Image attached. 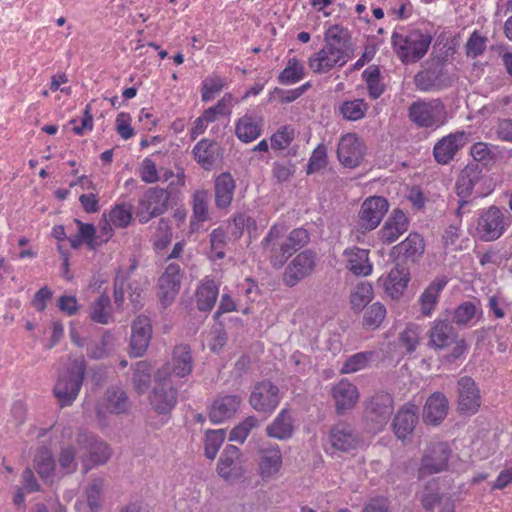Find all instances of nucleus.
<instances>
[{"instance_id":"obj_5","label":"nucleus","mask_w":512,"mask_h":512,"mask_svg":"<svg viewBox=\"0 0 512 512\" xmlns=\"http://www.w3.org/2000/svg\"><path fill=\"white\" fill-rule=\"evenodd\" d=\"M76 443L81 451H85L80 456L84 473L94 466L107 463L112 456L110 446L90 432L79 431Z\"/></svg>"},{"instance_id":"obj_53","label":"nucleus","mask_w":512,"mask_h":512,"mask_svg":"<svg viewBox=\"0 0 512 512\" xmlns=\"http://www.w3.org/2000/svg\"><path fill=\"white\" fill-rule=\"evenodd\" d=\"M225 440V431L223 429L209 430L206 432L204 439L205 456L213 460L221 445Z\"/></svg>"},{"instance_id":"obj_45","label":"nucleus","mask_w":512,"mask_h":512,"mask_svg":"<svg viewBox=\"0 0 512 512\" xmlns=\"http://www.w3.org/2000/svg\"><path fill=\"white\" fill-rule=\"evenodd\" d=\"M35 469L42 479H49L55 470V460L50 449L41 447L34 459Z\"/></svg>"},{"instance_id":"obj_55","label":"nucleus","mask_w":512,"mask_h":512,"mask_svg":"<svg viewBox=\"0 0 512 512\" xmlns=\"http://www.w3.org/2000/svg\"><path fill=\"white\" fill-rule=\"evenodd\" d=\"M421 328L419 325L410 323L400 333L399 342L407 352L411 353L416 350L420 343Z\"/></svg>"},{"instance_id":"obj_10","label":"nucleus","mask_w":512,"mask_h":512,"mask_svg":"<svg viewBox=\"0 0 512 512\" xmlns=\"http://www.w3.org/2000/svg\"><path fill=\"white\" fill-rule=\"evenodd\" d=\"M317 265V254L313 250L306 249L298 253L286 266L283 274V282L288 287H294L301 280L310 276Z\"/></svg>"},{"instance_id":"obj_29","label":"nucleus","mask_w":512,"mask_h":512,"mask_svg":"<svg viewBox=\"0 0 512 512\" xmlns=\"http://www.w3.org/2000/svg\"><path fill=\"white\" fill-rule=\"evenodd\" d=\"M418 423V410L415 405H405L396 413L393 419V430L397 438H409Z\"/></svg>"},{"instance_id":"obj_62","label":"nucleus","mask_w":512,"mask_h":512,"mask_svg":"<svg viewBox=\"0 0 512 512\" xmlns=\"http://www.w3.org/2000/svg\"><path fill=\"white\" fill-rule=\"evenodd\" d=\"M257 426L258 420L256 417L249 416L231 430L229 439L231 441L243 443L247 439L252 429Z\"/></svg>"},{"instance_id":"obj_13","label":"nucleus","mask_w":512,"mask_h":512,"mask_svg":"<svg viewBox=\"0 0 512 512\" xmlns=\"http://www.w3.org/2000/svg\"><path fill=\"white\" fill-rule=\"evenodd\" d=\"M281 400L280 390L272 382L264 380L254 385L249 403L258 412L271 414Z\"/></svg>"},{"instance_id":"obj_59","label":"nucleus","mask_w":512,"mask_h":512,"mask_svg":"<svg viewBox=\"0 0 512 512\" xmlns=\"http://www.w3.org/2000/svg\"><path fill=\"white\" fill-rule=\"evenodd\" d=\"M233 96L231 93H226L216 105L204 111L205 118L208 121L214 122L218 116L230 115Z\"/></svg>"},{"instance_id":"obj_15","label":"nucleus","mask_w":512,"mask_h":512,"mask_svg":"<svg viewBox=\"0 0 512 512\" xmlns=\"http://www.w3.org/2000/svg\"><path fill=\"white\" fill-rule=\"evenodd\" d=\"M350 59V53L345 52L331 45H324L323 48L309 58V67L315 73H327L335 66L342 67Z\"/></svg>"},{"instance_id":"obj_25","label":"nucleus","mask_w":512,"mask_h":512,"mask_svg":"<svg viewBox=\"0 0 512 512\" xmlns=\"http://www.w3.org/2000/svg\"><path fill=\"white\" fill-rule=\"evenodd\" d=\"M218 475L225 480H234L243 475L240 464V450L234 445H228L223 450L218 464Z\"/></svg>"},{"instance_id":"obj_18","label":"nucleus","mask_w":512,"mask_h":512,"mask_svg":"<svg viewBox=\"0 0 512 512\" xmlns=\"http://www.w3.org/2000/svg\"><path fill=\"white\" fill-rule=\"evenodd\" d=\"M364 156V147L354 133H347L341 136L337 157L341 164L348 168H355L360 165Z\"/></svg>"},{"instance_id":"obj_24","label":"nucleus","mask_w":512,"mask_h":512,"mask_svg":"<svg viewBox=\"0 0 512 512\" xmlns=\"http://www.w3.org/2000/svg\"><path fill=\"white\" fill-rule=\"evenodd\" d=\"M408 226L409 220L404 212L400 209H395L379 230V239L383 244H392L408 230Z\"/></svg>"},{"instance_id":"obj_31","label":"nucleus","mask_w":512,"mask_h":512,"mask_svg":"<svg viewBox=\"0 0 512 512\" xmlns=\"http://www.w3.org/2000/svg\"><path fill=\"white\" fill-rule=\"evenodd\" d=\"M424 248L423 238L418 233H410L404 241L392 248L391 255L397 259L415 262L422 256Z\"/></svg>"},{"instance_id":"obj_8","label":"nucleus","mask_w":512,"mask_h":512,"mask_svg":"<svg viewBox=\"0 0 512 512\" xmlns=\"http://www.w3.org/2000/svg\"><path fill=\"white\" fill-rule=\"evenodd\" d=\"M450 454L451 450L446 443L432 442L427 445L421 457L418 477L425 478L446 471Z\"/></svg>"},{"instance_id":"obj_33","label":"nucleus","mask_w":512,"mask_h":512,"mask_svg":"<svg viewBox=\"0 0 512 512\" xmlns=\"http://www.w3.org/2000/svg\"><path fill=\"white\" fill-rule=\"evenodd\" d=\"M343 255L346 258V268L353 274L368 276L372 273L369 250L354 246L345 249Z\"/></svg>"},{"instance_id":"obj_63","label":"nucleus","mask_w":512,"mask_h":512,"mask_svg":"<svg viewBox=\"0 0 512 512\" xmlns=\"http://www.w3.org/2000/svg\"><path fill=\"white\" fill-rule=\"evenodd\" d=\"M132 220V208L125 204L116 205L109 213V221L121 228L127 227Z\"/></svg>"},{"instance_id":"obj_39","label":"nucleus","mask_w":512,"mask_h":512,"mask_svg":"<svg viewBox=\"0 0 512 512\" xmlns=\"http://www.w3.org/2000/svg\"><path fill=\"white\" fill-rule=\"evenodd\" d=\"M261 126V118L246 114L237 121L235 133L240 141L250 143L261 135Z\"/></svg>"},{"instance_id":"obj_51","label":"nucleus","mask_w":512,"mask_h":512,"mask_svg":"<svg viewBox=\"0 0 512 512\" xmlns=\"http://www.w3.org/2000/svg\"><path fill=\"white\" fill-rule=\"evenodd\" d=\"M362 77L367 84L368 94L372 99L379 98L384 93V85L380 81V70L377 66L367 67Z\"/></svg>"},{"instance_id":"obj_23","label":"nucleus","mask_w":512,"mask_h":512,"mask_svg":"<svg viewBox=\"0 0 512 512\" xmlns=\"http://www.w3.org/2000/svg\"><path fill=\"white\" fill-rule=\"evenodd\" d=\"M242 398L238 395H219L209 408V418L215 423H223L237 413Z\"/></svg>"},{"instance_id":"obj_20","label":"nucleus","mask_w":512,"mask_h":512,"mask_svg":"<svg viewBox=\"0 0 512 512\" xmlns=\"http://www.w3.org/2000/svg\"><path fill=\"white\" fill-rule=\"evenodd\" d=\"M331 446L339 451L350 452L361 445V439L355 429L348 423L339 422L329 432Z\"/></svg>"},{"instance_id":"obj_11","label":"nucleus","mask_w":512,"mask_h":512,"mask_svg":"<svg viewBox=\"0 0 512 512\" xmlns=\"http://www.w3.org/2000/svg\"><path fill=\"white\" fill-rule=\"evenodd\" d=\"M168 207V194L159 187L149 188L139 200L136 217L145 224L152 218L162 215Z\"/></svg>"},{"instance_id":"obj_17","label":"nucleus","mask_w":512,"mask_h":512,"mask_svg":"<svg viewBox=\"0 0 512 512\" xmlns=\"http://www.w3.org/2000/svg\"><path fill=\"white\" fill-rule=\"evenodd\" d=\"M468 142V135L464 131L450 133L441 138L433 148V156L437 163L448 164Z\"/></svg>"},{"instance_id":"obj_36","label":"nucleus","mask_w":512,"mask_h":512,"mask_svg":"<svg viewBox=\"0 0 512 512\" xmlns=\"http://www.w3.org/2000/svg\"><path fill=\"white\" fill-rule=\"evenodd\" d=\"M481 180V170L476 165L466 166L460 173L456 184V195L460 199H470L475 185Z\"/></svg>"},{"instance_id":"obj_16","label":"nucleus","mask_w":512,"mask_h":512,"mask_svg":"<svg viewBox=\"0 0 512 512\" xmlns=\"http://www.w3.org/2000/svg\"><path fill=\"white\" fill-rule=\"evenodd\" d=\"M481 406V395L475 381L469 376L458 380V410L462 414L473 415Z\"/></svg>"},{"instance_id":"obj_35","label":"nucleus","mask_w":512,"mask_h":512,"mask_svg":"<svg viewBox=\"0 0 512 512\" xmlns=\"http://www.w3.org/2000/svg\"><path fill=\"white\" fill-rule=\"evenodd\" d=\"M448 280L446 277L434 279L421 293L418 299L420 311L424 316H431L439 301L440 293L446 287Z\"/></svg>"},{"instance_id":"obj_21","label":"nucleus","mask_w":512,"mask_h":512,"mask_svg":"<svg viewBox=\"0 0 512 512\" xmlns=\"http://www.w3.org/2000/svg\"><path fill=\"white\" fill-rule=\"evenodd\" d=\"M181 269L178 264H169L158 280L159 298L164 306L170 305L177 296L181 284Z\"/></svg>"},{"instance_id":"obj_26","label":"nucleus","mask_w":512,"mask_h":512,"mask_svg":"<svg viewBox=\"0 0 512 512\" xmlns=\"http://www.w3.org/2000/svg\"><path fill=\"white\" fill-rule=\"evenodd\" d=\"M283 464L282 453L278 445L261 449L258 459V474L263 480L275 477Z\"/></svg>"},{"instance_id":"obj_58","label":"nucleus","mask_w":512,"mask_h":512,"mask_svg":"<svg viewBox=\"0 0 512 512\" xmlns=\"http://www.w3.org/2000/svg\"><path fill=\"white\" fill-rule=\"evenodd\" d=\"M372 356L373 352H359L350 356L343 363L340 370L341 373L350 374L365 369L368 366Z\"/></svg>"},{"instance_id":"obj_22","label":"nucleus","mask_w":512,"mask_h":512,"mask_svg":"<svg viewBox=\"0 0 512 512\" xmlns=\"http://www.w3.org/2000/svg\"><path fill=\"white\" fill-rule=\"evenodd\" d=\"M130 406L129 398L122 388L110 387L97 406V416L101 417L106 412L116 415L125 414L129 411Z\"/></svg>"},{"instance_id":"obj_38","label":"nucleus","mask_w":512,"mask_h":512,"mask_svg":"<svg viewBox=\"0 0 512 512\" xmlns=\"http://www.w3.org/2000/svg\"><path fill=\"white\" fill-rule=\"evenodd\" d=\"M219 294L218 285L212 279H204L198 286L195 294L198 310L211 311L216 303Z\"/></svg>"},{"instance_id":"obj_6","label":"nucleus","mask_w":512,"mask_h":512,"mask_svg":"<svg viewBox=\"0 0 512 512\" xmlns=\"http://www.w3.org/2000/svg\"><path fill=\"white\" fill-rule=\"evenodd\" d=\"M194 359L189 345L179 344L173 348L171 362L163 364L155 373V382L169 381L171 375L185 378L193 371Z\"/></svg>"},{"instance_id":"obj_37","label":"nucleus","mask_w":512,"mask_h":512,"mask_svg":"<svg viewBox=\"0 0 512 512\" xmlns=\"http://www.w3.org/2000/svg\"><path fill=\"white\" fill-rule=\"evenodd\" d=\"M442 75L441 65L435 64L418 72L414 77V82L420 91L439 90L443 87Z\"/></svg>"},{"instance_id":"obj_54","label":"nucleus","mask_w":512,"mask_h":512,"mask_svg":"<svg viewBox=\"0 0 512 512\" xmlns=\"http://www.w3.org/2000/svg\"><path fill=\"white\" fill-rule=\"evenodd\" d=\"M386 317V308L379 302L369 306L363 316V325L367 329H377Z\"/></svg>"},{"instance_id":"obj_9","label":"nucleus","mask_w":512,"mask_h":512,"mask_svg":"<svg viewBox=\"0 0 512 512\" xmlns=\"http://www.w3.org/2000/svg\"><path fill=\"white\" fill-rule=\"evenodd\" d=\"M264 255L273 267L281 268L292 256L289 245L284 239L283 228L274 225L261 242Z\"/></svg>"},{"instance_id":"obj_52","label":"nucleus","mask_w":512,"mask_h":512,"mask_svg":"<svg viewBox=\"0 0 512 512\" xmlns=\"http://www.w3.org/2000/svg\"><path fill=\"white\" fill-rule=\"evenodd\" d=\"M304 77V66L297 59L288 60L286 67L279 74V82L282 84H294Z\"/></svg>"},{"instance_id":"obj_1","label":"nucleus","mask_w":512,"mask_h":512,"mask_svg":"<svg viewBox=\"0 0 512 512\" xmlns=\"http://www.w3.org/2000/svg\"><path fill=\"white\" fill-rule=\"evenodd\" d=\"M428 346L435 350H443L453 345L451 352L444 355L442 362H453L463 356L468 349L465 339L460 338L453 325L446 319H435L427 332Z\"/></svg>"},{"instance_id":"obj_49","label":"nucleus","mask_w":512,"mask_h":512,"mask_svg":"<svg viewBox=\"0 0 512 512\" xmlns=\"http://www.w3.org/2000/svg\"><path fill=\"white\" fill-rule=\"evenodd\" d=\"M215 146L214 142L203 139L193 148L195 160L205 169H209L215 162Z\"/></svg>"},{"instance_id":"obj_43","label":"nucleus","mask_w":512,"mask_h":512,"mask_svg":"<svg viewBox=\"0 0 512 512\" xmlns=\"http://www.w3.org/2000/svg\"><path fill=\"white\" fill-rule=\"evenodd\" d=\"M151 364L146 360L138 361L133 367L132 383L139 394L147 391L151 384Z\"/></svg>"},{"instance_id":"obj_50","label":"nucleus","mask_w":512,"mask_h":512,"mask_svg":"<svg viewBox=\"0 0 512 512\" xmlns=\"http://www.w3.org/2000/svg\"><path fill=\"white\" fill-rule=\"evenodd\" d=\"M104 487V480L102 478H93L87 487L84 494L90 512H99L101 508V495Z\"/></svg>"},{"instance_id":"obj_4","label":"nucleus","mask_w":512,"mask_h":512,"mask_svg":"<svg viewBox=\"0 0 512 512\" xmlns=\"http://www.w3.org/2000/svg\"><path fill=\"white\" fill-rule=\"evenodd\" d=\"M408 116L420 128H438L447 119L445 106L439 99L418 100L411 103Z\"/></svg>"},{"instance_id":"obj_48","label":"nucleus","mask_w":512,"mask_h":512,"mask_svg":"<svg viewBox=\"0 0 512 512\" xmlns=\"http://www.w3.org/2000/svg\"><path fill=\"white\" fill-rule=\"evenodd\" d=\"M369 106L363 99L344 101L339 106V113L348 121H357L365 117Z\"/></svg>"},{"instance_id":"obj_44","label":"nucleus","mask_w":512,"mask_h":512,"mask_svg":"<svg viewBox=\"0 0 512 512\" xmlns=\"http://www.w3.org/2000/svg\"><path fill=\"white\" fill-rule=\"evenodd\" d=\"M324 45L337 47L350 53V37L348 31L340 25L330 26L324 34Z\"/></svg>"},{"instance_id":"obj_61","label":"nucleus","mask_w":512,"mask_h":512,"mask_svg":"<svg viewBox=\"0 0 512 512\" xmlns=\"http://www.w3.org/2000/svg\"><path fill=\"white\" fill-rule=\"evenodd\" d=\"M440 500L441 496L437 482L434 480L429 481L420 496L422 507L427 511H432L435 505L440 502Z\"/></svg>"},{"instance_id":"obj_41","label":"nucleus","mask_w":512,"mask_h":512,"mask_svg":"<svg viewBox=\"0 0 512 512\" xmlns=\"http://www.w3.org/2000/svg\"><path fill=\"white\" fill-rule=\"evenodd\" d=\"M115 349V335L110 331H105L98 341L88 346L87 354L91 359L100 360L108 357Z\"/></svg>"},{"instance_id":"obj_2","label":"nucleus","mask_w":512,"mask_h":512,"mask_svg":"<svg viewBox=\"0 0 512 512\" xmlns=\"http://www.w3.org/2000/svg\"><path fill=\"white\" fill-rule=\"evenodd\" d=\"M433 37L428 32L413 29L406 33L394 32L391 42L400 61L404 64H412L422 59L431 43Z\"/></svg>"},{"instance_id":"obj_19","label":"nucleus","mask_w":512,"mask_h":512,"mask_svg":"<svg viewBox=\"0 0 512 512\" xmlns=\"http://www.w3.org/2000/svg\"><path fill=\"white\" fill-rule=\"evenodd\" d=\"M130 355L133 357L142 356L150 343L152 337V325L147 316H138L131 325Z\"/></svg>"},{"instance_id":"obj_34","label":"nucleus","mask_w":512,"mask_h":512,"mask_svg":"<svg viewBox=\"0 0 512 512\" xmlns=\"http://www.w3.org/2000/svg\"><path fill=\"white\" fill-rule=\"evenodd\" d=\"M294 419L290 409L283 408L276 418L266 427V434L277 440L290 439L294 433Z\"/></svg>"},{"instance_id":"obj_40","label":"nucleus","mask_w":512,"mask_h":512,"mask_svg":"<svg viewBox=\"0 0 512 512\" xmlns=\"http://www.w3.org/2000/svg\"><path fill=\"white\" fill-rule=\"evenodd\" d=\"M407 273L404 269L393 268L384 280L385 292L393 299H398L405 291L408 284Z\"/></svg>"},{"instance_id":"obj_27","label":"nucleus","mask_w":512,"mask_h":512,"mask_svg":"<svg viewBox=\"0 0 512 512\" xmlns=\"http://www.w3.org/2000/svg\"><path fill=\"white\" fill-rule=\"evenodd\" d=\"M157 383L158 386L153 389L149 396L150 403L157 413L166 414L176 405L177 390L172 386L170 380Z\"/></svg>"},{"instance_id":"obj_12","label":"nucleus","mask_w":512,"mask_h":512,"mask_svg":"<svg viewBox=\"0 0 512 512\" xmlns=\"http://www.w3.org/2000/svg\"><path fill=\"white\" fill-rule=\"evenodd\" d=\"M389 208L385 198L372 196L361 205L358 217V230L362 233L374 230L382 221Z\"/></svg>"},{"instance_id":"obj_42","label":"nucleus","mask_w":512,"mask_h":512,"mask_svg":"<svg viewBox=\"0 0 512 512\" xmlns=\"http://www.w3.org/2000/svg\"><path fill=\"white\" fill-rule=\"evenodd\" d=\"M89 315L92 321L108 324L112 320L111 301L109 296L100 295L90 306Z\"/></svg>"},{"instance_id":"obj_30","label":"nucleus","mask_w":512,"mask_h":512,"mask_svg":"<svg viewBox=\"0 0 512 512\" xmlns=\"http://www.w3.org/2000/svg\"><path fill=\"white\" fill-rule=\"evenodd\" d=\"M449 409L448 400L441 392L430 395L423 408V421L426 424L438 425L447 416Z\"/></svg>"},{"instance_id":"obj_7","label":"nucleus","mask_w":512,"mask_h":512,"mask_svg":"<svg viewBox=\"0 0 512 512\" xmlns=\"http://www.w3.org/2000/svg\"><path fill=\"white\" fill-rule=\"evenodd\" d=\"M508 226L505 212L496 206H490L479 213L475 230L481 240L491 242L499 239Z\"/></svg>"},{"instance_id":"obj_64","label":"nucleus","mask_w":512,"mask_h":512,"mask_svg":"<svg viewBox=\"0 0 512 512\" xmlns=\"http://www.w3.org/2000/svg\"><path fill=\"white\" fill-rule=\"evenodd\" d=\"M284 239L293 254L309 243L310 235L304 228H295L287 236H284Z\"/></svg>"},{"instance_id":"obj_3","label":"nucleus","mask_w":512,"mask_h":512,"mask_svg":"<svg viewBox=\"0 0 512 512\" xmlns=\"http://www.w3.org/2000/svg\"><path fill=\"white\" fill-rule=\"evenodd\" d=\"M86 371V361L83 357L73 359L66 371L57 379L54 395L61 407L71 405L77 398L82 387Z\"/></svg>"},{"instance_id":"obj_32","label":"nucleus","mask_w":512,"mask_h":512,"mask_svg":"<svg viewBox=\"0 0 512 512\" xmlns=\"http://www.w3.org/2000/svg\"><path fill=\"white\" fill-rule=\"evenodd\" d=\"M331 392L338 414H342L345 410L352 408L359 398L357 387L346 379H342L334 385Z\"/></svg>"},{"instance_id":"obj_57","label":"nucleus","mask_w":512,"mask_h":512,"mask_svg":"<svg viewBox=\"0 0 512 512\" xmlns=\"http://www.w3.org/2000/svg\"><path fill=\"white\" fill-rule=\"evenodd\" d=\"M137 264L135 261L132 262L127 271H123L119 269L114 279V303L119 307L123 304L124 301V293H125V283L130 277V274L136 269Z\"/></svg>"},{"instance_id":"obj_56","label":"nucleus","mask_w":512,"mask_h":512,"mask_svg":"<svg viewBox=\"0 0 512 512\" xmlns=\"http://www.w3.org/2000/svg\"><path fill=\"white\" fill-rule=\"evenodd\" d=\"M226 81L224 78L213 75L206 77L202 82L201 98L204 102H210L215 98V95L220 93L225 87Z\"/></svg>"},{"instance_id":"obj_46","label":"nucleus","mask_w":512,"mask_h":512,"mask_svg":"<svg viewBox=\"0 0 512 512\" xmlns=\"http://www.w3.org/2000/svg\"><path fill=\"white\" fill-rule=\"evenodd\" d=\"M209 193L207 190H196L192 195L193 220L196 222H205L209 218Z\"/></svg>"},{"instance_id":"obj_14","label":"nucleus","mask_w":512,"mask_h":512,"mask_svg":"<svg viewBox=\"0 0 512 512\" xmlns=\"http://www.w3.org/2000/svg\"><path fill=\"white\" fill-rule=\"evenodd\" d=\"M394 409L389 393H377L365 402L366 420L373 423L375 430H381L389 421Z\"/></svg>"},{"instance_id":"obj_60","label":"nucleus","mask_w":512,"mask_h":512,"mask_svg":"<svg viewBox=\"0 0 512 512\" xmlns=\"http://www.w3.org/2000/svg\"><path fill=\"white\" fill-rule=\"evenodd\" d=\"M477 308L476 305L470 301H466L457 306L452 314V322L459 325L465 326L476 316Z\"/></svg>"},{"instance_id":"obj_47","label":"nucleus","mask_w":512,"mask_h":512,"mask_svg":"<svg viewBox=\"0 0 512 512\" xmlns=\"http://www.w3.org/2000/svg\"><path fill=\"white\" fill-rule=\"evenodd\" d=\"M373 299V288L368 282H360L350 293V303L354 311H362Z\"/></svg>"},{"instance_id":"obj_28","label":"nucleus","mask_w":512,"mask_h":512,"mask_svg":"<svg viewBox=\"0 0 512 512\" xmlns=\"http://www.w3.org/2000/svg\"><path fill=\"white\" fill-rule=\"evenodd\" d=\"M236 182L229 172L219 174L214 180V202L220 210H228L232 204Z\"/></svg>"}]
</instances>
